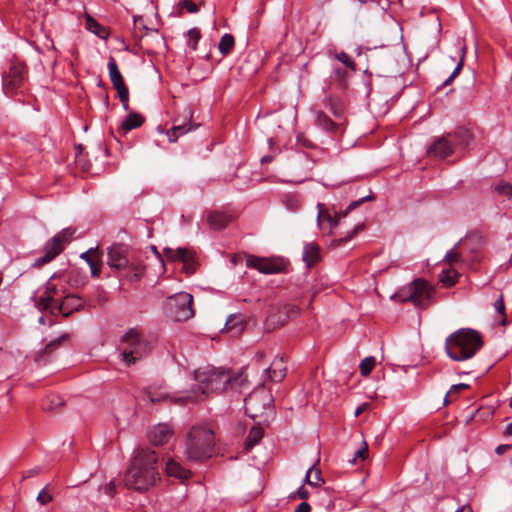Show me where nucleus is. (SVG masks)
Returning a JSON list of instances; mask_svg holds the SVG:
<instances>
[{
    "mask_svg": "<svg viewBox=\"0 0 512 512\" xmlns=\"http://www.w3.org/2000/svg\"><path fill=\"white\" fill-rule=\"evenodd\" d=\"M158 480H160V474L155 451L149 448L136 449L124 477L125 485L135 491L143 492L154 486Z\"/></svg>",
    "mask_w": 512,
    "mask_h": 512,
    "instance_id": "obj_1",
    "label": "nucleus"
},
{
    "mask_svg": "<svg viewBox=\"0 0 512 512\" xmlns=\"http://www.w3.org/2000/svg\"><path fill=\"white\" fill-rule=\"evenodd\" d=\"M194 375L197 386H193L191 390L183 392L180 396L171 397L173 402L183 405L188 402L202 401L210 393H219L227 390L229 370L217 368L208 370L197 369Z\"/></svg>",
    "mask_w": 512,
    "mask_h": 512,
    "instance_id": "obj_2",
    "label": "nucleus"
},
{
    "mask_svg": "<svg viewBox=\"0 0 512 512\" xmlns=\"http://www.w3.org/2000/svg\"><path fill=\"white\" fill-rule=\"evenodd\" d=\"M480 332L472 328H460L445 340V351L453 361L462 362L473 358L483 347Z\"/></svg>",
    "mask_w": 512,
    "mask_h": 512,
    "instance_id": "obj_3",
    "label": "nucleus"
},
{
    "mask_svg": "<svg viewBox=\"0 0 512 512\" xmlns=\"http://www.w3.org/2000/svg\"><path fill=\"white\" fill-rule=\"evenodd\" d=\"M214 433L206 425L194 426L187 435L186 456L190 461H203L214 452Z\"/></svg>",
    "mask_w": 512,
    "mask_h": 512,
    "instance_id": "obj_4",
    "label": "nucleus"
},
{
    "mask_svg": "<svg viewBox=\"0 0 512 512\" xmlns=\"http://www.w3.org/2000/svg\"><path fill=\"white\" fill-rule=\"evenodd\" d=\"M132 251L128 245L115 243L108 248L107 263L112 270L121 271L130 268L133 271L132 280H139L144 273V266L134 265L132 262Z\"/></svg>",
    "mask_w": 512,
    "mask_h": 512,
    "instance_id": "obj_5",
    "label": "nucleus"
},
{
    "mask_svg": "<svg viewBox=\"0 0 512 512\" xmlns=\"http://www.w3.org/2000/svg\"><path fill=\"white\" fill-rule=\"evenodd\" d=\"M75 231V228L67 227L49 239L44 245V255L35 259L32 267L40 268L43 265L51 262L64 250L65 244L71 241Z\"/></svg>",
    "mask_w": 512,
    "mask_h": 512,
    "instance_id": "obj_6",
    "label": "nucleus"
},
{
    "mask_svg": "<svg viewBox=\"0 0 512 512\" xmlns=\"http://www.w3.org/2000/svg\"><path fill=\"white\" fill-rule=\"evenodd\" d=\"M432 294L433 290L427 281L416 279L398 296L402 302L410 301L419 308H426L430 305Z\"/></svg>",
    "mask_w": 512,
    "mask_h": 512,
    "instance_id": "obj_7",
    "label": "nucleus"
},
{
    "mask_svg": "<svg viewBox=\"0 0 512 512\" xmlns=\"http://www.w3.org/2000/svg\"><path fill=\"white\" fill-rule=\"evenodd\" d=\"M193 297L186 292L169 297L165 303L168 315L175 321H187L194 316L192 308Z\"/></svg>",
    "mask_w": 512,
    "mask_h": 512,
    "instance_id": "obj_8",
    "label": "nucleus"
},
{
    "mask_svg": "<svg viewBox=\"0 0 512 512\" xmlns=\"http://www.w3.org/2000/svg\"><path fill=\"white\" fill-rule=\"evenodd\" d=\"M122 343L124 348L121 355L129 366L142 358L149 350L148 343L133 329L124 335Z\"/></svg>",
    "mask_w": 512,
    "mask_h": 512,
    "instance_id": "obj_9",
    "label": "nucleus"
},
{
    "mask_svg": "<svg viewBox=\"0 0 512 512\" xmlns=\"http://www.w3.org/2000/svg\"><path fill=\"white\" fill-rule=\"evenodd\" d=\"M28 68L20 61H11L8 71L2 74V88L5 95H11L20 88L27 77Z\"/></svg>",
    "mask_w": 512,
    "mask_h": 512,
    "instance_id": "obj_10",
    "label": "nucleus"
},
{
    "mask_svg": "<svg viewBox=\"0 0 512 512\" xmlns=\"http://www.w3.org/2000/svg\"><path fill=\"white\" fill-rule=\"evenodd\" d=\"M374 195L373 193H370L367 196H364L360 198L359 200L352 201L348 207L341 212H336L334 216H331L328 211L324 210L323 204L318 203L317 207L319 208L318 215H317V222L320 229H323V222H328V232H331L333 228L337 227L339 224V221L342 217H346L348 213L356 208H358L360 205H362L364 202L373 200Z\"/></svg>",
    "mask_w": 512,
    "mask_h": 512,
    "instance_id": "obj_11",
    "label": "nucleus"
},
{
    "mask_svg": "<svg viewBox=\"0 0 512 512\" xmlns=\"http://www.w3.org/2000/svg\"><path fill=\"white\" fill-rule=\"evenodd\" d=\"M107 68L109 71V77L111 80V83L113 84V87L116 89L118 96L120 98V101L122 103L123 109L125 111L129 110V90L126 86L123 76L118 68V65L116 63V60L113 57H110Z\"/></svg>",
    "mask_w": 512,
    "mask_h": 512,
    "instance_id": "obj_12",
    "label": "nucleus"
},
{
    "mask_svg": "<svg viewBox=\"0 0 512 512\" xmlns=\"http://www.w3.org/2000/svg\"><path fill=\"white\" fill-rule=\"evenodd\" d=\"M246 266L254 268L263 274H277L285 269V264L279 259L262 258L250 255L246 258Z\"/></svg>",
    "mask_w": 512,
    "mask_h": 512,
    "instance_id": "obj_13",
    "label": "nucleus"
},
{
    "mask_svg": "<svg viewBox=\"0 0 512 512\" xmlns=\"http://www.w3.org/2000/svg\"><path fill=\"white\" fill-rule=\"evenodd\" d=\"M183 121H180L179 117L174 120L173 127L167 131V137L169 142L177 141L178 137L186 134L187 132L194 130L198 127V124H193L191 119L193 112L189 105H185L183 108Z\"/></svg>",
    "mask_w": 512,
    "mask_h": 512,
    "instance_id": "obj_14",
    "label": "nucleus"
},
{
    "mask_svg": "<svg viewBox=\"0 0 512 512\" xmlns=\"http://www.w3.org/2000/svg\"><path fill=\"white\" fill-rule=\"evenodd\" d=\"M164 253L171 260H178L183 264L182 269L186 274H193L196 271V261L194 253L187 248L179 247L177 249L165 248Z\"/></svg>",
    "mask_w": 512,
    "mask_h": 512,
    "instance_id": "obj_15",
    "label": "nucleus"
},
{
    "mask_svg": "<svg viewBox=\"0 0 512 512\" xmlns=\"http://www.w3.org/2000/svg\"><path fill=\"white\" fill-rule=\"evenodd\" d=\"M83 306L84 304L80 297L76 295H67L61 301L57 299L55 309H57V313L64 317H68L71 313L80 311Z\"/></svg>",
    "mask_w": 512,
    "mask_h": 512,
    "instance_id": "obj_16",
    "label": "nucleus"
},
{
    "mask_svg": "<svg viewBox=\"0 0 512 512\" xmlns=\"http://www.w3.org/2000/svg\"><path fill=\"white\" fill-rule=\"evenodd\" d=\"M454 151L452 140L448 137H441L436 139L428 148V155L437 158H446Z\"/></svg>",
    "mask_w": 512,
    "mask_h": 512,
    "instance_id": "obj_17",
    "label": "nucleus"
},
{
    "mask_svg": "<svg viewBox=\"0 0 512 512\" xmlns=\"http://www.w3.org/2000/svg\"><path fill=\"white\" fill-rule=\"evenodd\" d=\"M171 436L172 430L167 424H158L148 433L150 442L156 446L167 443Z\"/></svg>",
    "mask_w": 512,
    "mask_h": 512,
    "instance_id": "obj_18",
    "label": "nucleus"
},
{
    "mask_svg": "<svg viewBox=\"0 0 512 512\" xmlns=\"http://www.w3.org/2000/svg\"><path fill=\"white\" fill-rule=\"evenodd\" d=\"M145 121V118L137 113V112H130L122 121L119 132L122 134H125L133 129H136L140 127Z\"/></svg>",
    "mask_w": 512,
    "mask_h": 512,
    "instance_id": "obj_19",
    "label": "nucleus"
},
{
    "mask_svg": "<svg viewBox=\"0 0 512 512\" xmlns=\"http://www.w3.org/2000/svg\"><path fill=\"white\" fill-rule=\"evenodd\" d=\"M302 259L307 267H312L320 260V247L316 243H305Z\"/></svg>",
    "mask_w": 512,
    "mask_h": 512,
    "instance_id": "obj_20",
    "label": "nucleus"
},
{
    "mask_svg": "<svg viewBox=\"0 0 512 512\" xmlns=\"http://www.w3.org/2000/svg\"><path fill=\"white\" fill-rule=\"evenodd\" d=\"M165 471L168 476H173L181 481L187 480L191 476L189 470L185 469L174 460H169L166 463Z\"/></svg>",
    "mask_w": 512,
    "mask_h": 512,
    "instance_id": "obj_21",
    "label": "nucleus"
},
{
    "mask_svg": "<svg viewBox=\"0 0 512 512\" xmlns=\"http://www.w3.org/2000/svg\"><path fill=\"white\" fill-rule=\"evenodd\" d=\"M85 26L89 32L95 34L101 39H107L109 36V31L107 30V28L101 25L99 22H97L90 15L86 16Z\"/></svg>",
    "mask_w": 512,
    "mask_h": 512,
    "instance_id": "obj_22",
    "label": "nucleus"
},
{
    "mask_svg": "<svg viewBox=\"0 0 512 512\" xmlns=\"http://www.w3.org/2000/svg\"><path fill=\"white\" fill-rule=\"evenodd\" d=\"M207 220L212 229L222 230L228 225L231 218L224 213L213 212L208 215Z\"/></svg>",
    "mask_w": 512,
    "mask_h": 512,
    "instance_id": "obj_23",
    "label": "nucleus"
},
{
    "mask_svg": "<svg viewBox=\"0 0 512 512\" xmlns=\"http://www.w3.org/2000/svg\"><path fill=\"white\" fill-rule=\"evenodd\" d=\"M247 384V377L245 370L242 368L237 373H232L229 370V383H227V390H240Z\"/></svg>",
    "mask_w": 512,
    "mask_h": 512,
    "instance_id": "obj_24",
    "label": "nucleus"
},
{
    "mask_svg": "<svg viewBox=\"0 0 512 512\" xmlns=\"http://www.w3.org/2000/svg\"><path fill=\"white\" fill-rule=\"evenodd\" d=\"M349 78L350 74L346 69L340 66H333L331 79L336 82L340 88L346 89L348 87Z\"/></svg>",
    "mask_w": 512,
    "mask_h": 512,
    "instance_id": "obj_25",
    "label": "nucleus"
},
{
    "mask_svg": "<svg viewBox=\"0 0 512 512\" xmlns=\"http://www.w3.org/2000/svg\"><path fill=\"white\" fill-rule=\"evenodd\" d=\"M244 328V320L241 314H231L225 323L224 329L227 332L239 334Z\"/></svg>",
    "mask_w": 512,
    "mask_h": 512,
    "instance_id": "obj_26",
    "label": "nucleus"
},
{
    "mask_svg": "<svg viewBox=\"0 0 512 512\" xmlns=\"http://www.w3.org/2000/svg\"><path fill=\"white\" fill-rule=\"evenodd\" d=\"M300 309L293 304H286L279 310V318L277 323L283 325L289 319H293L299 315Z\"/></svg>",
    "mask_w": 512,
    "mask_h": 512,
    "instance_id": "obj_27",
    "label": "nucleus"
},
{
    "mask_svg": "<svg viewBox=\"0 0 512 512\" xmlns=\"http://www.w3.org/2000/svg\"><path fill=\"white\" fill-rule=\"evenodd\" d=\"M268 373V377L274 382H280L285 377V367H283V360H277L272 363V365L266 369Z\"/></svg>",
    "mask_w": 512,
    "mask_h": 512,
    "instance_id": "obj_28",
    "label": "nucleus"
},
{
    "mask_svg": "<svg viewBox=\"0 0 512 512\" xmlns=\"http://www.w3.org/2000/svg\"><path fill=\"white\" fill-rule=\"evenodd\" d=\"M57 303V298H51L50 296L42 295L36 301V307L39 311H50L53 315L57 314V309H55V304Z\"/></svg>",
    "mask_w": 512,
    "mask_h": 512,
    "instance_id": "obj_29",
    "label": "nucleus"
},
{
    "mask_svg": "<svg viewBox=\"0 0 512 512\" xmlns=\"http://www.w3.org/2000/svg\"><path fill=\"white\" fill-rule=\"evenodd\" d=\"M316 124L327 132H334L337 130V124L321 111L317 112Z\"/></svg>",
    "mask_w": 512,
    "mask_h": 512,
    "instance_id": "obj_30",
    "label": "nucleus"
},
{
    "mask_svg": "<svg viewBox=\"0 0 512 512\" xmlns=\"http://www.w3.org/2000/svg\"><path fill=\"white\" fill-rule=\"evenodd\" d=\"M263 437V429L258 426H253L245 440V448L251 449L257 445Z\"/></svg>",
    "mask_w": 512,
    "mask_h": 512,
    "instance_id": "obj_31",
    "label": "nucleus"
},
{
    "mask_svg": "<svg viewBox=\"0 0 512 512\" xmlns=\"http://www.w3.org/2000/svg\"><path fill=\"white\" fill-rule=\"evenodd\" d=\"M448 137L452 140L455 146H467L470 141V133L466 129H459L453 134H448Z\"/></svg>",
    "mask_w": 512,
    "mask_h": 512,
    "instance_id": "obj_32",
    "label": "nucleus"
},
{
    "mask_svg": "<svg viewBox=\"0 0 512 512\" xmlns=\"http://www.w3.org/2000/svg\"><path fill=\"white\" fill-rule=\"evenodd\" d=\"M64 405V400L57 394L48 395L42 403V408L46 411H55Z\"/></svg>",
    "mask_w": 512,
    "mask_h": 512,
    "instance_id": "obj_33",
    "label": "nucleus"
},
{
    "mask_svg": "<svg viewBox=\"0 0 512 512\" xmlns=\"http://www.w3.org/2000/svg\"><path fill=\"white\" fill-rule=\"evenodd\" d=\"M234 37L231 34L225 33L219 42L218 48L223 56L230 54L234 47Z\"/></svg>",
    "mask_w": 512,
    "mask_h": 512,
    "instance_id": "obj_34",
    "label": "nucleus"
},
{
    "mask_svg": "<svg viewBox=\"0 0 512 512\" xmlns=\"http://www.w3.org/2000/svg\"><path fill=\"white\" fill-rule=\"evenodd\" d=\"M93 252V248H90L88 251L86 252H83L81 255H80V258L85 260L86 263L89 265L90 267V270H91V275L93 277H99L100 276V273H101V263H98L96 261H94L90 256L89 254Z\"/></svg>",
    "mask_w": 512,
    "mask_h": 512,
    "instance_id": "obj_35",
    "label": "nucleus"
},
{
    "mask_svg": "<svg viewBox=\"0 0 512 512\" xmlns=\"http://www.w3.org/2000/svg\"><path fill=\"white\" fill-rule=\"evenodd\" d=\"M458 274L455 271L443 270L439 276V281L446 287L453 286L457 281Z\"/></svg>",
    "mask_w": 512,
    "mask_h": 512,
    "instance_id": "obj_36",
    "label": "nucleus"
},
{
    "mask_svg": "<svg viewBox=\"0 0 512 512\" xmlns=\"http://www.w3.org/2000/svg\"><path fill=\"white\" fill-rule=\"evenodd\" d=\"M375 364L376 360L373 356L364 358L359 365L361 375L368 376L375 367Z\"/></svg>",
    "mask_w": 512,
    "mask_h": 512,
    "instance_id": "obj_37",
    "label": "nucleus"
},
{
    "mask_svg": "<svg viewBox=\"0 0 512 512\" xmlns=\"http://www.w3.org/2000/svg\"><path fill=\"white\" fill-rule=\"evenodd\" d=\"M187 45L188 47H190L192 50H195L196 47H197V43L198 41L200 40L201 38V32L198 28H191L190 30H188L187 32Z\"/></svg>",
    "mask_w": 512,
    "mask_h": 512,
    "instance_id": "obj_38",
    "label": "nucleus"
},
{
    "mask_svg": "<svg viewBox=\"0 0 512 512\" xmlns=\"http://www.w3.org/2000/svg\"><path fill=\"white\" fill-rule=\"evenodd\" d=\"M334 58L345 65L346 68L350 69L353 72L357 71L356 63L351 59V57L345 52L336 53Z\"/></svg>",
    "mask_w": 512,
    "mask_h": 512,
    "instance_id": "obj_39",
    "label": "nucleus"
},
{
    "mask_svg": "<svg viewBox=\"0 0 512 512\" xmlns=\"http://www.w3.org/2000/svg\"><path fill=\"white\" fill-rule=\"evenodd\" d=\"M69 337L68 334H62L61 336L51 340L50 342H48L46 345H45V348H44V352L46 354H50L52 353L54 350H56L60 345L61 343L64 341V340H67Z\"/></svg>",
    "mask_w": 512,
    "mask_h": 512,
    "instance_id": "obj_40",
    "label": "nucleus"
},
{
    "mask_svg": "<svg viewBox=\"0 0 512 512\" xmlns=\"http://www.w3.org/2000/svg\"><path fill=\"white\" fill-rule=\"evenodd\" d=\"M461 50H462V56L460 58V61L458 62V64L456 65L455 69L452 71L450 76L442 83L441 87L449 85L451 83V81L455 77H457L458 74L460 73V71L463 67V62H464L465 47H463Z\"/></svg>",
    "mask_w": 512,
    "mask_h": 512,
    "instance_id": "obj_41",
    "label": "nucleus"
},
{
    "mask_svg": "<svg viewBox=\"0 0 512 512\" xmlns=\"http://www.w3.org/2000/svg\"><path fill=\"white\" fill-rule=\"evenodd\" d=\"M495 191H497L500 195L507 196L512 200V184L501 181L495 186Z\"/></svg>",
    "mask_w": 512,
    "mask_h": 512,
    "instance_id": "obj_42",
    "label": "nucleus"
},
{
    "mask_svg": "<svg viewBox=\"0 0 512 512\" xmlns=\"http://www.w3.org/2000/svg\"><path fill=\"white\" fill-rule=\"evenodd\" d=\"M46 296H50L51 298H57L59 301H61L64 297H62V291L55 285L51 283H47L46 289L43 293Z\"/></svg>",
    "mask_w": 512,
    "mask_h": 512,
    "instance_id": "obj_43",
    "label": "nucleus"
},
{
    "mask_svg": "<svg viewBox=\"0 0 512 512\" xmlns=\"http://www.w3.org/2000/svg\"><path fill=\"white\" fill-rule=\"evenodd\" d=\"M179 8L185 9L189 13H197L199 11L198 6L191 0H180Z\"/></svg>",
    "mask_w": 512,
    "mask_h": 512,
    "instance_id": "obj_44",
    "label": "nucleus"
},
{
    "mask_svg": "<svg viewBox=\"0 0 512 512\" xmlns=\"http://www.w3.org/2000/svg\"><path fill=\"white\" fill-rule=\"evenodd\" d=\"M87 282V277H79L75 272H71L69 275V283L71 286L80 287L85 285Z\"/></svg>",
    "mask_w": 512,
    "mask_h": 512,
    "instance_id": "obj_45",
    "label": "nucleus"
},
{
    "mask_svg": "<svg viewBox=\"0 0 512 512\" xmlns=\"http://www.w3.org/2000/svg\"><path fill=\"white\" fill-rule=\"evenodd\" d=\"M297 143L306 148H315L316 145L310 141L305 134L299 133L296 137Z\"/></svg>",
    "mask_w": 512,
    "mask_h": 512,
    "instance_id": "obj_46",
    "label": "nucleus"
},
{
    "mask_svg": "<svg viewBox=\"0 0 512 512\" xmlns=\"http://www.w3.org/2000/svg\"><path fill=\"white\" fill-rule=\"evenodd\" d=\"M444 259L450 264L453 265L454 263L458 262L460 259V255L455 251V247L447 251Z\"/></svg>",
    "mask_w": 512,
    "mask_h": 512,
    "instance_id": "obj_47",
    "label": "nucleus"
},
{
    "mask_svg": "<svg viewBox=\"0 0 512 512\" xmlns=\"http://www.w3.org/2000/svg\"><path fill=\"white\" fill-rule=\"evenodd\" d=\"M46 489H47V486L45 488H43L38 496H37V501L41 504V505H46L48 504L50 501H52V496L50 494H48L46 492Z\"/></svg>",
    "mask_w": 512,
    "mask_h": 512,
    "instance_id": "obj_48",
    "label": "nucleus"
},
{
    "mask_svg": "<svg viewBox=\"0 0 512 512\" xmlns=\"http://www.w3.org/2000/svg\"><path fill=\"white\" fill-rule=\"evenodd\" d=\"M368 456V447L367 444L364 443V446L354 453V457L352 462L355 463L358 458H360L362 461L365 460Z\"/></svg>",
    "mask_w": 512,
    "mask_h": 512,
    "instance_id": "obj_49",
    "label": "nucleus"
},
{
    "mask_svg": "<svg viewBox=\"0 0 512 512\" xmlns=\"http://www.w3.org/2000/svg\"><path fill=\"white\" fill-rule=\"evenodd\" d=\"M363 51H365L366 60H367V61H370V60H371V58L373 57V54H374V52H375V49L363 48V47H361V46H359V47H357V48L355 49L356 55H357L358 57H361V56H362Z\"/></svg>",
    "mask_w": 512,
    "mask_h": 512,
    "instance_id": "obj_50",
    "label": "nucleus"
},
{
    "mask_svg": "<svg viewBox=\"0 0 512 512\" xmlns=\"http://www.w3.org/2000/svg\"><path fill=\"white\" fill-rule=\"evenodd\" d=\"M494 308L499 314L504 315L505 305H504V300H503L502 295H500V297L495 301Z\"/></svg>",
    "mask_w": 512,
    "mask_h": 512,
    "instance_id": "obj_51",
    "label": "nucleus"
},
{
    "mask_svg": "<svg viewBox=\"0 0 512 512\" xmlns=\"http://www.w3.org/2000/svg\"><path fill=\"white\" fill-rule=\"evenodd\" d=\"M133 23L135 28H139L142 30H148L147 26L144 24L142 16H134Z\"/></svg>",
    "mask_w": 512,
    "mask_h": 512,
    "instance_id": "obj_52",
    "label": "nucleus"
},
{
    "mask_svg": "<svg viewBox=\"0 0 512 512\" xmlns=\"http://www.w3.org/2000/svg\"><path fill=\"white\" fill-rule=\"evenodd\" d=\"M41 468L40 467H34L32 469H29L27 470L24 475H23V479H26V478H31V477H34V476H37L41 473Z\"/></svg>",
    "mask_w": 512,
    "mask_h": 512,
    "instance_id": "obj_53",
    "label": "nucleus"
},
{
    "mask_svg": "<svg viewBox=\"0 0 512 512\" xmlns=\"http://www.w3.org/2000/svg\"><path fill=\"white\" fill-rule=\"evenodd\" d=\"M469 387L470 386L465 383L455 384V385L451 386L450 392H452V394H456V393L460 392L461 390L468 389Z\"/></svg>",
    "mask_w": 512,
    "mask_h": 512,
    "instance_id": "obj_54",
    "label": "nucleus"
},
{
    "mask_svg": "<svg viewBox=\"0 0 512 512\" xmlns=\"http://www.w3.org/2000/svg\"><path fill=\"white\" fill-rule=\"evenodd\" d=\"M311 511V506L309 503L303 501L301 502L295 509L294 512H310Z\"/></svg>",
    "mask_w": 512,
    "mask_h": 512,
    "instance_id": "obj_55",
    "label": "nucleus"
},
{
    "mask_svg": "<svg viewBox=\"0 0 512 512\" xmlns=\"http://www.w3.org/2000/svg\"><path fill=\"white\" fill-rule=\"evenodd\" d=\"M313 469H314V466H311V467L308 469V471H307V473H306V475H305V478H304V482H305V483H307V484H309V485H310V486H312V487H317V482H315L314 480H311V479H310V475H311V472L313 471Z\"/></svg>",
    "mask_w": 512,
    "mask_h": 512,
    "instance_id": "obj_56",
    "label": "nucleus"
},
{
    "mask_svg": "<svg viewBox=\"0 0 512 512\" xmlns=\"http://www.w3.org/2000/svg\"><path fill=\"white\" fill-rule=\"evenodd\" d=\"M296 494L302 500L307 499L309 496L308 490L303 485L298 488Z\"/></svg>",
    "mask_w": 512,
    "mask_h": 512,
    "instance_id": "obj_57",
    "label": "nucleus"
},
{
    "mask_svg": "<svg viewBox=\"0 0 512 512\" xmlns=\"http://www.w3.org/2000/svg\"><path fill=\"white\" fill-rule=\"evenodd\" d=\"M360 229V226H357L353 229L351 233H349L346 237L339 239V243L343 244L352 239V237L357 233V231Z\"/></svg>",
    "mask_w": 512,
    "mask_h": 512,
    "instance_id": "obj_58",
    "label": "nucleus"
},
{
    "mask_svg": "<svg viewBox=\"0 0 512 512\" xmlns=\"http://www.w3.org/2000/svg\"><path fill=\"white\" fill-rule=\"evenodd\" d=\"M114 491H115V486L112 481L104 487L105 494L109 495L110 497L113 496Z\"/></svg>",
    "mask_w": 512,
    "mask_h": 512,
    "instance_id": "obj_59",
    "label": "nucleus"
},
{
    "mask_svg": "<svg viewBox=\"0 0 512 512\" xmlns=\"http://www.w3.org/2000/svg\"><path fill=\"white\" fill-rule=\"evenodd\" d=\"M508 447H509L508 445H500V446H498V447L496 448V450H495V451H496V453H497L498 455H501L505 450H507V449H508Z\"/></svg>",
    "mask_w": 512,
    "mask_h": 512,
    "instance_id": "obj_60",
    "label": "nucleus"
},
{
    "mask_svg": "<svg viewBox=\"0 0 512 512\" xmlns=\"http://www.w3.org/2000/svg\"><path fill=\"white\" fill-rule=\"evenodd\" d=\"M505 435L512 436V422L506 425Z\"/></svg>",
    "mask_w": 512,
    "mask_h": 512,
    "instance_id": "obj_61",
    "label": "nucleus"
},
{
    "mask_svg": "<svg viewBox=\"0 0 512 512\" xmlns=\"http://www.w3.org/2000/svg\"><path fill=\"white\" fill-rule=\"evenodd\" d=\"M146 396H147L148 400H149L150 402H152V403H155V402H159V401H160V398H155V397H153V395H152L150 392H148V393L146 394Z\"/></svg>",
    "mask_w": 512,
    "mask_h": 512,
    "instance_id": "obj_62",
    "label": "nucleus"
},
{
    "mask_svg": "<svg viewBox=\"0 0 512 512\" xmlns=\"http://www.w3.org/2000/svg\"><path fill=\"white\" fill-rule=\"evenodd\" d=\"M320 475H321L320 470H319V469H316V470H315V477H314L315 482H317V483H318L319 481L324 482V481L322 480V478H321V476H320Z\"/></svg>",
    "mask_w": 512,
    "mask_h": 512,
    "instance_id": "obj_63",
    "label": "nucleus"
},
{
    "mask_svg": "<svg viewBox=\"0 0 512 512\" xmlns=\"http://www.w3.org/2000/svg\"><path fill=\"white\" fill-rule=\"evenodd\" d=\"M455 512H473V511L469 506H462L461 508L457 509Z\"/></svg>",
    "mask_w": 512,
    "mask_h": 512,
    "instance_id": "obj_64",
    "label": "nucleus"
}]
</instances>
